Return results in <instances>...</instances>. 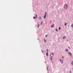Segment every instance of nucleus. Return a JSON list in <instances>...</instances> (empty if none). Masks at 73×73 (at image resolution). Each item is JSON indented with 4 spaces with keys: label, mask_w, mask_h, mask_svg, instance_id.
<instances>
[{
    "label": "nucleus",
    "mask_w": 73,
    "mask_h": 73,
    "mask_svg": "<svg viewBox=\"0 0 73 73\" xmlns=\"http://www.w3.org/2000/svg\"><path fill=\"white\" fill-rule=\"evenodd\" d=\"M46 12H45V15H44V19H45V18H46Z\"/></svg>",
    "instance_id": "nucleus-1"
},
{
    "label": "nucleus",
    "mask_w": 73,
    "mask_h": 73,
    "mask_svg": "<svg viewBox=\"0 0 73 73\" xmlns=\"http://www.w3.org/2000/svg\"><path fill=\"white\" fill-rule=\"evenodd\" d=\"M68 5H67V4H65L64 5V8H65V9H67V8H68Z\"/></svg>",
    "instance_id": "nucleus-2"
},
{
    "label": "nucleus",
    "mask_w": 73,
    "mask_h": 73,
    "mask_svg": "<svg viewBox=\"0 0 73 73\" xmlns=\"http://www.w3.org/2000/svg\"><path fill=\"white\" fill-rule=\"evenodd\" d=\"M54 55V54L53 53H51L50 54V56H53Z\"/></svg>",
    "instance_id": "nucleus-3"
},
{
    "label": "nucleus",
    "mask_w": 73,
    "mask_h": 73,
    "mask_svg": "<svg viewBox=\"0 0 73 73\" xmlns=\"http://www.w3.org/2000/svg\"><path fill=\"white\" fill-rule=\"evenodd\" d=\"M60 61L62 63H63V60H62L60 59Z\"/></svg>",
    "instance_id": "nucleus-4"
},
{
    "label": "nucleus",
    "mask_w": 73,
    "mask_h": 73,
    "mask_svg": "<svg viewBox=\"0 0 73 73\" xmlns=\"http://www.w3.org/2000/svg\"><path fill=\"white\" fill-rule=\"evenodd\" d=\"M68 54H70V56L72 55V54H71V53H70V52H68Z\"/></svg>",
    "instance_id": "nucleus-5"
},
{
    "label": "nucleus",
    "mask_w": 73,
    "mask_h": 73,
    "mask_svg": "<svg viewBox=\"0 0 73 73\" xmlns=\"http://www.w3.org/2000/svg\"><path fill=\"white\" fill-rule=\"evenodd\" d=\"M42 21L40 23V25H42Z\"/></svg>",
    "instance_id": "nucleus-6"
},
{
    "label": "nucleus",
    "mask_w": 73,
    "mask_h": 73,
    "mask_svg": "<svg viewBox=\"0 0 73 73\" xmlns=\"http://www.w3.org/2000/svg\"><path fill=\"white\" fill-rule=\"evenodd\" d=\"M39 19L40 20H41V19H42V17H40Z\"/></svg>",
    "instance_id": "nucleus-7"
},
{
    "label": "nucleus",
    "mask_w": 73,
    "mask_h": 73,
    "mask_svg": "<svg viewBox=\"0 0 73 73\" xmlns=\"http://www.w3.org/2000/svg\"><path fill=\"white\" fill-rule=\"evenodd\" d=\"M52 58H53V57L51 56V57L50 58V59L51 60H52Z\"/></svg>",
    "instance_id": "nucleus-8"
},
{
    "label": "nucleus",
    "mask_w": 73,
    "mask_h": 73,
    "mask_svg": "<svg viewBox=\"0 0 73 73\" xmlns=\"http://www.w3.org/2000/svg\"><path fill=\"white\" fill-rule=\"evenodd\" d=\"M54 25H52L51 26V28H53V27H54Z\"/></svg>",
    "instance_id": "nucleus-9"
},
{
    "label": "nucleus",
    "mask_w": 73,
    "mask_h": 73,
    "mask_svg": "<svg viewBox=\"0 0 73 73\" xmlns=\"http://www.w3.org/2000/svg\"><path fill=\"white\" fill-rule=\"evenodd\" d=\"M44 42H46V40H45V38H44Z\"/></svg>",
    "instance_id": "nucleus-10"
},
{
    "label": "nucleus",
    "mask_w": 73,
    "mask_h": 73,
    "mask_svg": "<svg viewBox=\"0 0 73 73\" xmlns=\"http://www.w3.org/2000/svg\"><path fill=\"white\" fill-rule=\"evenodd\" d=\"M46 56H48V52H47L46 53Z\"/></svg>",
    "instance_id": "nucleus-11"
},
{
    "label": "nucleus",
    "mask_w": 73,
    "mask_h": 73,
    "mask_svg": "<svg viewBox=\"0 0 73 73\" xmlns=\"http://www.w3.org/2000/svg\"><path fill=\"white\" fill-rule=\"evenodd\" d=\"M66 37V36H64L63 38V39H65V38Z\"/></svg>",
    "instance_id": "nucleus-12"
},
{
    "label": "nucleus",
    "mask_w": 73,
    "mask_h": 73,
    "mask_svg": "<svg viewBox=\"0 0 73 73\" xmlns=\"http://www.w3.org/2000/svg\"><path fill=\"white\" fill-rule=\"evenodd\" d=\"M40 26V24H38L37 26L38 28H39V26Z\"/></svg>",
    "instance_id": "nucleus-13"
},
{
    "label": "nucleus",
    "mask_w": 73,
    "mask_h": 73,
    "mask_svg": "<svg viewBox=\"0 0 73 73\" xmlns=\"http://www.w3.org/2000/svg\"><path fill=\"white\" fill-rule=\"evenodd\" d=\"M66 52H68V49H66Z\"/></svg>",
    "instance_id": "nucleus-14"
},
{
    "label": "nucleus",
    "mask_w": 73,
    "mask_h": 73,
    "mask_svg": "<svg viewBox=\"0 0 73 73\" xmlns=\"http://www.w3.org/2000/svg\"><path fill=\"white\" fill-rule=\"evenodd\" d=\"M71 64L73 65V61H72L71 62Z\"/></svg>",
    "instance_id": "nucleus-15"
},
{
    "label": "nucleus",
    "mask_w": 73,
    "mask_h": 73,
    "mask_svg": "<svg viewBox=\"0 0 73 73\" xmlns=\"http://www.w3.org/2000/svg\"><path fill=\"white\" fill-rule=\"evenodd\" d=\"M59 30H60V29H61V28H60V27H59Z\"/></svg>",
    "instance_id": "nucleus-16"
},
{
    "label": "nucleus",
    "mask_w": 73,
    "mask_h": 73,
    "mask_svg": "<svg viewBox=\"0 0 73 73\" xmlns=\"http://www.w3.org/2000/svg\"><path fill=\"white\" fill-rule=\"evenodd\" d=\"M36 17H33V19H36Z\"/></svg>",
    "instance_id": "nucleus-17"
},
{
    "label": "nucleus",
    "mask_w": 73,
    "mask_h": 73,
    "mask_svg": "<svg viewBox=\"0 0 73 73\" xmlns=\"http://www.w3.org/2000/svg\"><path fill=\"white\" fill-rule=\"evenodd\" d=\"M66 24H66V23L64 25H65L66 26Z\"/></svg>",
    "instance_id": "nucleus-18"
},
{
    "label": "nucleus",
    "mask_w": 73,
    "mask_h": 73,
    "mask_svg": "<svg viewBox=\"0 0 73 73\" xmlns=\"http://www.w3.org/2000/svg\"><path fill=\"white\" fill-rule=\"evenodd\" d=\"M72 27L73 28V24L72 25Z\"/></svg>",
    "instance_id": "nucleus-19"
},
{
    "label": "nucleus",
    "mask_w": 73,
    "mask_h": 73,
    "mask_svg": "<svg viewBox=\"0 0 73 73\" xmlns=\"http://www.w3.org/2000/svg\"><path fill=\"white\" fill-rule=\"evenodd\" d=\"M56 32H58V30H56Z\"/></svg>",
    "instance_id": "nucleus-20"
},
{
    "label": "nucleus",
    "mask_w": 73,
    "mask_h": 73,
    "mask_svg": "<svg viewBox=\"0 0 73 73\" xmlns=\"http://www.w3.org/2000/svg\"><path fill=\"white\" fill-rule=\"evenodd\" d=\"M47 36H48V35H46L45 37H47Z\"/></svg>",
    "instance_id": "nucleus-21"
},
{
    "label": "nucleus",
    "mask_w": 73,
    "mask_h": 73,
    "mask_svg": "<svg viewBox=\"0 0 73 73\" xmlns=\"http://www.w3.org/2000/svg\"><path fill=\"white\" fill-rule=\"evenodd\" d=\"M36 18L37 17V14L36 15Z\"/></svg>",
    "instance_id": "nucleus-22"
},
{
    "label": "nucleus",
    "mask_w": 73,
    "mask_h": 73,
    "mask_svg": "<svg viewBox=\"0 0 73 73\" xmlns=\"http://www.w3.org/2000/svg\"><path fill=\"white\" fill-rule=\"evenodd\" d=\"M47 52H48V49L47 50Z\"/></svg>",
    "instance_id": "nucleus-23"
},
{
    "label": "nucleus",
    "mask_w": 73,
    "mask_h": 73,
    "mask_svg": "<svg viewBox=\"0 0 73 73\" xmlns=\"http://www.w3.org/2000/svg\"><path fill=\"white\" fill-rule=\"evenodd\" d=\"M62 58H63V59H64V56H62Z\"/></svg>",
    "instance_id": "nucleus-24"
},
{
    "label": "nucleus",
    "mask_w": 73,
    "mask_h": 73,
    "mask_svg": "<svg viewBox=\"0 0 73 73\" xmlns=\"http://www.w3.org/2000/svg\"><path fill=\"white\" fill-rule=\"evenodd\" d=\"M68 48H69V49H70V47H68Z\"/></svg>",
    "instance_id": "nucleus-25"
},
{
    "label": "nucleus",
    "mask_w": 73,
    "mask_h": 73,
    "mask_svg": "<svg viewBox=\"0 0 73 73\" xmlns=\"http://www.w3.org/2000/svg\"><path fill=\"white\" fill-rule=\"evenodd\" d=\"M50 23H51V22H50Z\"/></svg>",
    "instance_id": "nucleus-26"
}]
</instances>
